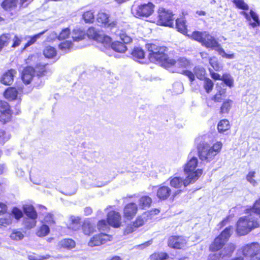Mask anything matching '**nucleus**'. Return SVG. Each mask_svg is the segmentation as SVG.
<instances>
[{"label":"nucleus","instance_id":"nucleus-49","mask_svg":"<svg viewBox=\"0 0 260 260\" xmlns=\"http://www.w3.org/2000/svg\"><path fill=\"white\" fill-rule=\"evenodd\" d=\"M213 82L209 78H205L204 81V88L207 93L210 92L213 87Z\"/></svg>","mask_w":260,"mask_h":260},{"label":"nucleus","instance_id":"nucleus-21","mask_svg":"<svg viewBox=\"0 0 260 260\" xmlns=\"http://www.w3.org/2000/svg\"><path fill=\"white\" fill-rule=\"evenodd\" d=\"M34 68L28 66L25 68L22 73V80L26 84H29L32 79L34 75Z\"/></svg>","mask_w":260,"mask_h":260},{"label":"nucleus","instance_id":"nucleus-18","mask_svg":"<svg viewBox=\"0 0 260 260\" xmlns=\"http://www.w3.org/2000/svg\"><path fill=\"white\" fill-rule=\"evenodd\" d=\"M166 63L167 64L164 66L166 68H169L173 66L178 68H186L189 64V61L184 57L180 58L177 61L168 58Z\"/></svg>","mask_w":260,"mask_h":260},{"label":"nucleus","instance_id":"nucleus-50","mask_svg":"<svg viewBox=\"0 0 260 260\" xmlns=\"http://www.w3.org/2000/svg\"><path fill=\"white\" fill-rule=\"evenodd\" d=\"M72 45V43L71 41H66L65 42L61 43L59 45V48L61 50L63 53L67 52L71 48Z\"/></svg>","mask_w":260,"mask_h":260},{"label":"nucleus","instance_id":"nucleus-19","mask_svg":"<svg viewBox=\"0 0 260 260\" xmlns=\"http://www.w3.org/2000/svg\"><path fill=\"white\" fill-rule=\"evenodd\" d=\"M138 207L135 203H129L127 204L123 210L124 218L127 219H132L136 214Z\"/></svg>","mask_w":260,"mask_h":260},{"label":"nucleus","instance_id":"nucleus-46","mask_svg":"<svg viewBox=\"0 0 260 260\" xmlns=\"http://www.w3.org/2000/svg\"><path fill=\"white\" fill-rule=\"evenodd\" d=\"M82 17L85 22H92L94 18V12L92 11H86L83 14Z\"/></svg>","mask_w":260,"mask_h":260},{"label":"nucleus","instance_id":"nucleus-27","mask_svg":"<svg viewBox=\"0 0 260 260\" xmlns=\"http://www.w3.org/2000/svg\"><path fill=\"white\" fill-rule=\"evenodd\" d=\"M17 2V0H4L2 7L6 10H12L16 8Z\"/></svg>","mask_w":260,"mask_h":260},{"label":"nucleus","instance_id":"nucleus-7","mask_svg":"<svg viewBox=\"0 0 260 260\" xmlns=\"http://www.w3.org/2000/svg\"><path fill=\"white\" fill-rule=\"evenodd\" d=\"M154 5L151 3L141 5H134L132 8V13L136 17H148L154 11Z\"/></svg>","mask_w":260,"mask_h":260},{"label":"nucleus","instance_id":"nucleus-42","mask_svg":"<svg viewBox=\"0 0 260 260\" xmlns=\"http://www.w3.org/2000/svg\"><path fill=\"white\" fill-rule=\"evenodd\" d=\"M13 240L19 241L23 239L24 235L23 232L17 230H14L10 236Z\"/></svg>","mask_w":260,"mask_h":260},{"label":"nucleus","instance_id":"nucleus-57","mask_svg":"<svg viewBox=\"0 0 260 260\" xmlns=\"http://www.w3.org/2000/svg\"><path fill=\"white\" fill-rule=\"evenodd\" d=\"M50 257V255H47L46 256L39 255L35 254H30L28 255L29 260H43Z\"/></svg>","mask_w":260,"mask_h":260},{"label":"nucleus","instance_id":"nucleus-16","mask_svg":"<svg viewBox=\"0 0 260 260\" xmlns=\"http://www.w3.org/2000/svg\"><path fill=\"white\" fill-rule=\"evenodd\" d=\"M182 74L188 77L190 81L192 82L194 80V75L198 79H202L205 74V69L201 67H196L193 69V73L188 70L183 71Z\"/></svg>","mask_w":260,"mask_h":260},{"label":"nucleus","instance_id":"nucleus-33","mask_svg":"<svg viewBox=\"0 0 260 260\" xmlns=\"http://www.w3.org/2000/svg\"><path fill=\"white\" fill-rule=\"evenodd\" d=\"M230 128V122L227 119L221 120L218 123V131L221 133L228 131Z\"/></svg>","mask_w":260,"mask_h":260},{"label":"nucleus","instance_id":"nucleus-13","mask_svg":"<svg viewBox=\"0 0 260 260\" xmlns=\"http://www.w3.org/2000/svg\"><path fill=\"white\" fill-rule=\"evenodd\" d=\"M0 121L6 123L10 120L12 112L9 104L4 101L0 102Z\"/></svg>","mask_w":260,"mask_h":260},{"label":"nucleus","instance_id":"nucleus-24","mask_svg":"<svg viewBox=\"0 0 260 260\" xmlns=\"http://www.w3.org/2000/svg\"><path fill=\"white\" fill-rule=\"evenodd\" d=\"M171 193V189L168 186H163L160 187L157 191V196L161 200L167 199Z\"/></svg>","mask_w":260,"mask_h":260},{"label":"nucleus","instance_id":"nucleus-29","mask_svg":"<svg viewBox=\"0 0 260 260\" xmlns=\"http://www.w3.org/2000/svg\"><path fill=\"white\" fill-rule=\"evenodd\" d=\"M58 246L67 249H72L75 247V242L71 239H64L59 241Z\"/></svg>","mask_w":260,"mask_h":260},{"label":"nucleus","instance_id":"nucleus-14","mask_svg":"<svg viewBox=\"0 0 260 260\" xmlns=\"http://www.w3.org/2000/svg\"><path fill=\"white\" fill-rule=\"evenodd\" d=\"M186 243V239L182 236H173L170 237L168 240V245L175 249L182 248L185 246Z\"/></svg>","mask_w":260,"mask_h":260},{"label":"nucleus","instance_id":"nucleus-60","mask_svg":"<svg viewBox=\"0 0 260 260\" xmlns=\"http://www.w3.org/2000/svg\"><path fill=\"white\" fill-rule=\"evenodd\" d=\"M255 174L254 171L250 172L246 176L247 180L254 186L256 184V181L253 179Z\"/></svg>","mask_w":260,"mask_h":260},{"label":"nucleus","instance_id":"nucleus-17","mask_svg":"<svg viewBox=\"0 0 260 260\" xmlns=\"http://www.w3.org/2000/svg\"><path fill=\"white\" fill-rule=\"evenodd\" d=\"M108 224L114 228H118L121 224V215L115 211H111L107 215Z\"/></svg>","mask_w":260,"mask_h":260},{"label":"nucleus","instance_id":"nucleus-41","mask_svg":"<svg viewBox=\"0 0 260 260\" xmlns=\"http://www.w3.org/2000/svg\"><path fill=\"white\" fill-rule=\"evenodd\" d=\"M45 56L48 58L54 57L56 55L55 49L51 46H47L43 51Z\"/></svg>","mask_w":260,"mask_h":260},{"label":"nucleus","instance_id":"nucleus-11","mask_svg":"<svg viewBox=\"0 0 260 260\" xmlns=\"http://www.w3.org/2000/svg\"><path fill=\"white\" fill-rule=\"evenodd\" d=\"M170 185L175 188H181L182 186L186 187L190 183H194L197 181L196 177H192L191 175L187 176L185 179H183L180 177L170 178Z\"/></svg>","mask_w":260,"mask_h":260},{"label":"nucleus","instance_id":"nucleus-2","mask_svg":"<svg viewBox=\"0 0 260 260\" xmlns=\"http://www.w3.org/2000/svg\"><path fill=\"white\" fill-rule=\"evenodd\" d=\"M222 146V144L220 141L211 146L207 142L201 141L197 146L198 156L202 161L210 162L220 152Z\"/></svg>","mask_w":260,"mask_h":260},{"label":"nucleus","instance_id":"nucleus-59","mask_svg":"<svg viewBox=\"0 0 260 260\" xmlns=\"http://www.w3.org/2000/svg\"><path fill=\"white\" fill-rule=\"evenodd\" d=\"M144 218L145 217L142 216L138 217L135 221L134 222V226L135 228H138L143 225L144 222L146 221V220Z\"/></svg>","mask_w":260,"mask_h":260},{"label":"nucleus","instance_id":"nucleus-53","mask_svg":"<svg viewBox=\"0 0 260 260\" xmlns=\"http://www.w3.org/2000/svg\"><path fill=\"white\" fill-rule=\"evenodd\" d=\"M34 72H36L38 76H43L46 72V67L45 65H37L34 69Z\"/></svg>","mask_w":260,"mask_h":260},{"label":"nucleus","instance_id":"nucleus-26","mask_svg":"<svg viewBox=\"0 0 260 260\" xmlns=\"http://www.w3.org/2000/svg\"><path fill=\"white\" fill-rule=\"evenodd\" d=\"M225 242L217 237L215 239L213 243L210 246V249L212 251L220 250L224 245Z\"/></svg>","mask_w":260,"mask_h":260},{"label":"nucleus","instance_id":"nucleus-64","mask_svg":"<svg viewBox=\"0 0 260 260\" xmlns=\"http://www.w3.org/2000/svg\"><path fill=\"white\" fill-rule=\"evenodd\" d=\"M58 36H59V35H58L56 32L53 31L50 33V34L49 35V36L48 37V39L49 41L53 40L57 38L58 39Z\"/></svg>","mask_w":260,"mask_h":260},{"label":"nucleus","instance_id":"nucleus-45","mask_svg":"<svg viewBox=\"0 0 260 260\" xmlns=\"http://www.w3.org/2000/svg\"><path fill=\"white\" fill-rule=\"evenodd\" d=\"M241 14L244 15L245 18L248 21H250V18H252V19L257 23L259 21L257 14L252 10H250V15L244 11L242 12Z\"/></svg>","mask_w":260,"mask_h":260},{"label":"nucleus","instance_id":"nucleus-37","mask_svg":"<svg viewBox=\"0 0 260 260\" xmlns=\"http://www.w3.org/2000/svg\"><path fill=\"white\" fill-rule=\"evenodd\" d=\"M82 230L84 234L89 235L94 231V227L89 220H85L82 225Z\"/></svg>","mask_w":260,"mask_h":260},{"label":"nucleus","instance_id":"nucleus-47","mask_svg":"<svg viewBox=\"0 0 260 260\" xmlns=\"http://www.w3.org/2000/svg\"><path fill=\"white\" fill-rule=\"evenodd\" d=\"M12 222V218L11 215H7L3 218H0V228L2 226L6 227L11 224Z\"/></svg>","mask_w":260,"mask_h":260},{"label":"nucleus","instance_id":"nucleus-48","mask_svg":"<svg viewBox=\"0 0 260 260\" xmlns=\"http://www.w3.org/2000/svg\"><path fill=\"white\" fill-rule=\"evenodd\" d=\"M50 229L48 225L43 224L37 232V235L39 237H44L49 233Z\"/></svg>","mask_w":260,"mask_h":260},{"label":"nucleus","instance_id":"nucleus-39","mask_svg":"<svg viewBox=\"0 0 260 260\" xmlns=\"http://www.w3.org/2000/svg\"><path fill=\"white\" fill-rule=\"evenodd\" d=\"M233 103V102L231 100H225L220 107V113L221 114L228 113L231 108Z\"/></svg>","mask_w":260,"mask_h":260},{"label":"nucleus","instance_id":"nucleus-54","mask_svg":"<svg viewBox=\"0 0 260 260\" xmlns=\"http://www.w3.org/2000/svg\"><path fill=\"white\" fill-rule=\"evenodd\" d=\"M12 215L17 220L20 219L23 216V212L20 209L17 207H14L12 210Z\"/></svg>","mask_w":260,"mask_h":260},{"label":"nucleus","instance_id":"nucleus-58","mask_svg":"<svg viewBox=\"0 0 260 260\" xmlns=\"http://www.w3.org/2000/svg\"><path fill=\"white\" fill-rule=\"evenodd\" d=\"M70 34V30L69 28H66L62 30L58 36V40H64L67 39Z\"/></svg>","mask_w":260,"mask_h":260},{"label":"nucleus","instance_id":"nucleus-61","mask_svg":"<svg viewBox=\"0 0 260 260\" xmlns=\"http://www.w3.org/2000/svg\"><path fill=\"white\" fill-rule=\"evenodd\" d=\"M236 246L235 244L230 243L226 245L225 248V249L227 250L226 253L223 254L222 256H224L225 255H231V253L235 249Z\"/></svg>","mask_w":260,"mask_h":260},{"label":"nucleus","instance_id":"nucleus-43","mask_svg":"<svg viewBox=\"0 0 260 260\" xmlns=\"http://www.w3.org/2000/svg\"><path fill=\"white\" fill-rule=\"evenodd\" d=\"M221 80L228 86L231 87L233 86L234 79L232 76L229 73H224L221 77Z\"/></svg>","mask_w":260,"mask_h":260},{"label":"nucleus","instance_id":"nucleus-30","mask_svg":"<svg viewBox=\"0 0 260 260\" xmlns=\"http://www.w3.org/2000/svg\"><path fill=\"white\" fill-rule=\"evenodd\" d=\"M226 90L225 89L219 88L217 89L216 93L212 97L211 99L214 102H221V101L225 97Z\"/></svg>","mask_w":260,"mask_h":260},{"label":"nucleus","instance_id":"nucleus-6","mask_svg":"<svg viewBox=\"0 0 260 260\" xmlns=\"http://www.w3.org/2000/svg\"><path fill=\"white\" fill-rule=\"evenodd\" d=\"M118 35L122 43L119 41H115L111 43V41L110 46H106L104 44V48L106 49L111 48L113 50L117 52L124 53L127 50V47L124 44L130 43L132 41V39L124 32H120Z\"/></svg>","mask_w":260,"mask_h":260},{"label":"nucleus","instance_id":"nucleus-10","mask_svg":"<svg viewBox=\"0 0 260 260\" xmlns=\"http://www.w3.org/2000/svg\"><path fill=\"white\" fill-rule=\"evenodd\" d=\"M23 210L26 215L30 218L25 221V225L28 229L34 228L36 225V219L38 217L34 207L31 205H24L23 206Z\"/></svg>","mask_w":260,"mask_h":260},{"label":"nucleus","instance_id":"nucleus-44","mask_svg":"<svg viewBox=\"0 0 260 260\" xmlns=\"http://www.w3.org/2000/svg\"><path fill=\"white\" fill-rule=\"evenodd\" d=\"M209 63L213 69L216 71H219L222 68V65L219 63L217 58L215 57L210 58Z\"/></svg>","mask_w":260,"mask_h":260},{"label":"nucleus","instance_id":"nucleus-22","mask_svg":"<svg viewBox=\"0 0 260 260\" xmlns=\"http://www.w3.org/2000/svg\"><path fill=\"white\" fill-rule=\"evenodd\" d=\"M22 86H18L17 89L15 87H10L7 89L4 95L6 99L10 100H13L16 99L18 94L22 90Z\"/></svg>","mask_w":260,"mask_h":260},{"label":"nucleus","instance_id":"nucleus-56","mask_svg":"<svg viewBox=\"0 0 260 260\" xmlns=\"http://www.w3.org/2000/svg\"><path fill=\"white\" fill-rule=\"evenodd\" d=\"M109 224L105 220H100L98 223V228L102 231H107L109 229Z\"/></svg>","mask_w":260,"mask_h":260},{"label":"nucleus","instance_id":"nucleus-31","mask_svg":"<svg viewBox=\"0 0 260 260\" xmlns=\"http://www.w3.org/2000/svg\"><path fill=\"white\" fill-rule=\"evenodd\" d=\"M151 203L152 200L151 198L148 196H143L139 199V206L140 208L145 209L149 208Z\"/></svg>","mask_w":260,"mask_h":260},{"label":"nucleus","instance_id":"nucleus-40","mask_svg":"<svg viewBox=\"0 0 260 260\" xmlns=\"http://www.w3.org/2000/svg\"><path fill=\"white\" fill-rule=\"evenodd\" d=\"M169 257L168 254L166 252H155L149 257L150 260H165Z\"/></svg>","mask_w":260,"mask_h":260},{"label":"nucleus","instance_id":"nucleus-38","mask_svg":"<svg viewBox=\"0 0 260 260\" xmlns=\"http://www.w3.org/2000/svg\"><path fill=\"white\" fill-rule=\"evenodd\" d=\"M176 27L178 31L182 34H185L187 33L186 25L185 21L182 19H177L176 20Z\"/></svg>","mask_w":260,"mask_h":260},{"label":"nucleus","instance_id":"nucleus-12","mask_svg":"<svg viewBox=\"0 0 260 260\" xmlns=\"http://www.w3.org/2000/svg\"><path fill=\"white\" fill-rule=\"evenodd\" d=\"M259 244L257 242H254L243 246L241 248V251L244 256L249 257L251 260H253L256 253L259 251Z\"/></svg>","mask_w":260,"mask_h":260},{"label":"nucleus","instance_id":"nucleus-4","mask_svg":"<svg viewBox=\"0 0 260 260\" xmlns=\"http://www.w3.org/2000/svg\"><path fill=\"white\" fill-rule=\"evenodd\" d=\"M192 39L202 43V45L206 48L215 49L220 47V45L215 38L207 31H194L191 35Z\"/></svg>","mask_w":260,"mask_h":260},{"label":"nucleus","instance_id":"nucleus-51","mask_svg":"<svg viewBox=\"0 0 260 260\" xmlns=\"http://www.w3.org/2000/svg\"><path fill=\"white\" fill-rule=\"evenodd\" d=\"M43 33L44 32L36 35L33 37H30V40L28 41L24 45L23 48H22V50H24L27 47L34 44L37 39H38L41 35H42Z\"/></svg>","mask_w":260,"mask_h":260},{"label":"nucleus","instance_id":"nucleus-36","mask_svg":"<svg viewBox=\"0 0 260 260\" xmlns=\"http://www.w3.org/2000/svg\"><path fill=\"white\" fill-rule=\"evenodd\" d=\"M233 228L229 226L226 228L218 237L225 243L231 236Z\"/></svg>","mask_w":260,"mask_h":260},{"label":"nucleus","instance_id":"nucleus-34","mask_svg":"<svg viewBox=\"0 0 260 260\" xmlns=\"http://www.w3.org/2000/svg\"><path fill=\"white\" fill-rule=\"evenodd\" d=\"M29 38V37L27 36L23 37L22 36H17L16 35H14L13 37L12 36L11 41H12L13 43L11 46V47L15 48L19 46L21 42L24 40H26Z\"/></svg>","mask_w":260,"mask_h":260},{"label":"nucleus","instance_id":"nucleus-23","mask_svg":"<svg viewBox=\"0 0 260 260\" xmlns=\"http://www.w3.org/2000/svg\"><path fill=\"white\" fill-rule=\"evenodd\" d=\"M97 20L99 22L102 23L108 27H113L117 25V22L113 21L109 23L108 15L104 12H99L98 15Z\"/></svg>","mask_w":260,"mask_h":260},{"label":"nucleus","instance_id":"nucleus-3","mask_svg":"<svg viewBox=\"0 0 260 260\" xmlns=\"http://www.w3.org/2000/svg\"><path fill=\"white\" fill-rule=\"evenodd\" d=\"M146 48L150 52L149 56L151 61L160 64L163 67L167 64L166 62L169 58L165 53L166 47L155 44H148Z\"/></svg>","mask_w":260,"mask_h":260},{"label":"nucleus","instance_id":"nucleus-9","mask_svg":"<svg viewBox=\"0 0 260 260\" xmlns=\"http://www.w3.org/2000/svg\"><path fill=\"white\" fill-rule=\"evenodd\" d=\"M87 35L89 38L101 43L103 46L105 44L106 46H110L111 38L105 36L103 32L98 31L93 27H90L88 29Z\"/></svg>","mask_w":260,"mask_h":260},{"label":"nucleus","instance_id":"nucleus-20","mask_svg":"<svg viewBox=\"0 0 260 260\" xmlns=\"http://www.w3.org/2000/svg\"><path fill=\"white\" fill-rule=\"evenodd\" d=\"M16 73V71L14 69L8 70L2 76L1 82L5 85H11L14 81V77Z\"/></svg>","mask_w":260,"mask_h":260},{"label":"nucleus","instance_id":"nucleus-55","mask_svg":"<svg viewBox=\"0 0 260 260\" xmlns=\"http://www.w3.org/2000/svg\"><path fill=\"white\" fill-rule=\"evenodd\" d=\"M233 2L239 9L244 10L248 9V6L243 0H233Z\"/></svg>","mask_w":260,"mask_h":260},{"label":"nucleus","instance_id":"nucleus-28","mask_svg":"<svg viewBox=\"0 0 260 260\" xmlns=\"http://www.w3.org/2000/svg\"><path fill=\"white\" fill-rule=\"evenodd\" d=\"M12 39V34H5L0 37V51L3 47L7 46Z\"/></svg>","mask_w":260,"mask_h":260},{"label":"nucleus","instance_id":"nucleus-8","mask_svg":"<svg viewBox=\"0 0 260 260\" xmlns=\"http://www.w3.org/2000/svg\"><path fill=\"white\" fill-rule=\"evenodd\" d=\"M157 23L160 25L172 27L173 25V15L172 13L163 8L159 9L158 11Z\"/></svg>","mask_w":260,"mask_h":260},{"label":"nucleus","instance_id":"nucleus-63","mask_svg":"<svg viewBox=\"0 0 260 260\" xmlns=\"http://www.w3.org/2000/svg\"><path fill=\"white\" fill-rule=\"evenodd\" d=\"M221 254L219 253H211L209 254L208 260H219Z\"/></svg>","mask_w":260,"mask_h":260},{"label":"nucleus","instance_id":"nucleus-15","mask_svg":"<svg viewBox=\"0 0 260 260\" xmlns=\"http://www.w3.org/2000/svg\"><path fill=\"white\" fill-rule=\"evenodd\" d=\"M111 236L107 234H100L91 238L88 245L91 247L98 246L110 241Z\"/></svg>","mask_w":260,"mask_h":260},{"label":"nucleus","instance_id":"nucleus-1","mask_svg":"<svg viewBox=\"0 0 260 260\" xmlns=\"http://www.w3.org/2000/svg\"><path fill=\"white\" fill-rule=\"evenodd\" d=\"M259 202H255L252 208L247 210L248 215L243 216L238 220L236 231L239 236L246 235L259 226L258 219L254 214V212L259 211Z\"/></svg>","mask_w":260,"mask_h":260},{"label":"nucleus","instance_id":"nucleus-52","mask_svg":"<svg viewBox=\"0 0 260 260\" xmlns=\"http://www.w3.org/2000/svg\"><path fill=\"white\" fill-rule=\"evenodd\" d=\"M217 51L222 57L226 58L228 59H234L235 57V55L234 53L228 54L226 53L224 50L221 47H219V48L217 49Z\"/></svg>","mask_w":260,"mask_h":260},{"label":"nucleus","instance_id":"nucleus-5","mask_svg":"<svg viewBox=\"0 0 260 260\" xmlns=\"http://www.w3.org/2000/svg\"><path fill=\"white\" fill-rule=\"evenodd\" d=\"M188 159L184 166V172L187 176L191 175L193 177H196L197 180L203 173L202 169L196 170L198 164V159L196 157L192 156L191 154H189Z\"/></svg>","mask_w":260,"mask_h":260},{"label":"nucleus","instance_id":"nucleus-32","mask_svg":"<svg viewBox=\"0 0 260 260\" xmlns=\"http://www.w3.org/2000/svg\"><path fill=\"white\" fill-rule=\"evenodd\" d=\"M131 55L135 60L144 58L145 53L143 50L140 47H135L133 50Z\"/></svg>","mask_w":260,"mask_h":260},{"label":"nucleus","instance_id":"nucleus-35","mask_svg":"<svg viewBox=\"0 0 260 260\" xmlns=\"http://www.w3.org/2000/svg\"><path fill=\"white\" fill-rule=\"evenodd\" d=\"M86 36L85 31L80 29H75L72 34V38L74 41H79L84 39Z\"/></svg>","mask_w":260,"mask_h":260},{"label":"nucleus","instance_id":"nucleus-25","mask_svg":"<svg viewBox=\"0 0 260 260\" xmlns=\"http://www.w3.org/2000/svg\"><path fill=\"white\" fill-rule=\"evenodd\" d=\"M70 223L69 224V228L74 231H77L80 227V218L79 217L71 216L70 217Z\"/></svg>","mask_w":260,"mask_h":260},{"label":"nucleus","instance_id":"nucleus-62","mask_svg":"<svg viewBox=\"0 0 260 260\" xmlns=\"http://www.w3.org/2000/svg\"><path fill=\"white\" fill-rule=\"evenodd\" d=\"M44 221L46 223L51 224L54 223V220L53 215L50 213H48L44 218Z\"/></svg>","mask_w":260,"mask_h":260}]
</instances>
